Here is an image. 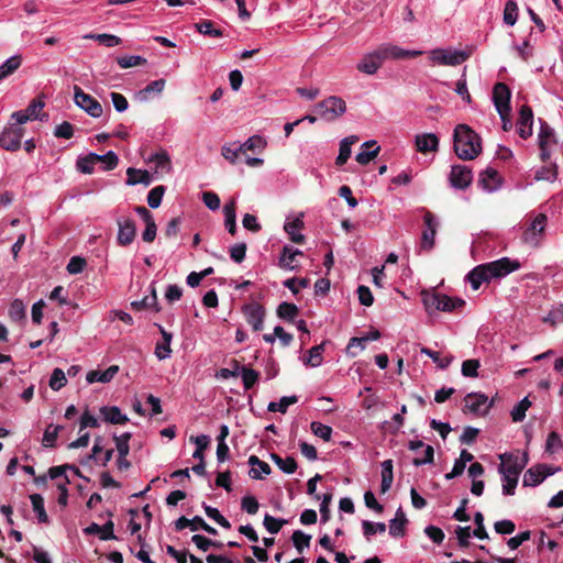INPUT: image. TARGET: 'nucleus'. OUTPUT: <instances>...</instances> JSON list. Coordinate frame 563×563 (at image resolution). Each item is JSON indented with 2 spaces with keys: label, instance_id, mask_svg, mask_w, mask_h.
Wrapping results in <instances>:
<instances>
[{
  "label": "nucleus",
  "instance_id": "f8f14e48",
  "mask_svg": "<svg viewBox=\"0 0 563 563\" xmlns=\"http://www.w3.org/2000/svg\"><path fill=\"white\" fill-rule=\"evenodd\" d=\"M452 187L456 189H466L473 180L472 169L465 165H453L449 176Z\"/></svg>",
  "mask_w": 563,
  "mask_h": 563
},
{
  "label": "nucleus",
  "instance_id": "603ef678",
  "mask_svg": "<svg viewBox=\"0 0 563 563\" xmlns=\"http://www.w3.org/2000/svg\"><path fill=\"white\" fill-rule=\"evenodd\" d=\"M67 383V378H66V374L63 369L60 368H55L53 372H52V375L49 377V387L57 391L59 390L60 388H63Z\"/></svg>",
  "mask_w": 563,
  "mask_h": 563
},
{
  "label": "nucleus",
  "instance_id": "774afa93",
  "mask_svg": "<svg viewBox=\"0 0 563 563\" xmlns=\"http://www.w3.org/2000/svg\"><path fill=\"white\" fill-rule=\"evenodd\" d=\"M563 446V441L558 432L552 431L549 433L547 443H545V451L549 453H554L559 451Z\"/></svg>",
  "mask_w": 563,
  "mask_h": 563
},
{
  "label": "nucleus",
  "instance_id": "bb28decb",
  "mask_svg": "<svg viewBox=\"0 0 563 563\" xmlns=\"http://www.w3.org/2000/svg\"><path fill=\"white\" fill-rule=\"evenodd\" d=\"M379 150L380 147L376 144V141H366L362 144V151L356 155L355 159L358 164L366 165L378 155Z\"/></svg>",
  "mask_w": 563,
  "mask_h": 563
},
{
  "label": "nucleus",
  "instance_id": "bf43d9fd",
  "mask_svg": "<svg viewBox=\"0 0 563 563\" xmlns=\"http://www.w3.org/2000/svg\"><path fill=\"white\" fill-rule=\"evenodd\" d=\"M195 26L203 35H209L212 37H221L223 35L222 31L220 29H216L213 23L209 20L196 23Z\"/></svg>",
  "mask_w": 563,
  "mask_h": 563
},
{
  "label": "nucleus",
  "instance_id": "4be33fe9",
  "mask_svg": "<svg viewBox=\"0 0 563 563\" xmlns=\"http://www.w3.org/2000/svg\"><path fill=\"white\" fill-rule=\"evenodd\" d=\"M485 264L478 265L473 268L467 275L466 279L474 290H477L483 283H488L493 278Z\"/></svg>",
  "mask_w": 563,
  "mask_h": 563
},
{
  "label": "nucleus",
  "instance_id": "680f3d73",
  "mask_svg": "<svg viewBox=\"0 0 563 563\" xmlns=\"http://www.w3.org/2000/svg\"><path fill=\"white\" fill-rule=\"evenodd\" d=\"M364 536L369 539L375 533H383L386 531V525L384 522H372L364 520L362 523Z\"/></svg>",
  "mask_w": 563,
  "mask_h": 563
},
{
  "label": "nucleus",
  "instance_id": "cd10ccee",
  "mask_svg": "<svg viewBox=\"0 0 563 563\" xmlns=\"http://www.w3.org/2000/svg\"><path fill=\"white\" fill-rule=\"evenodd\" d=\"M119 372L118 365H111L106 371H90L87 373L86 379L89 384L93 383H109Z\"/></svg>",
  "mask_w": 563,
  "mask_h": 563
},
{
  "label": "nucleus",
  "instance_id": "052dcab7",
  "mask_svg": "<svg viewBox=\"0 0 563 563\" xmlns=\"http://www.w3.org/2000/svg\"><path fill=\"white\" fill-rule=\"evenodd\" d=\"M85 38H93V40L98 41L100 44H103L108 47H113V46L121 44L120 37L112 35V34H106V33L89 34V35H86Z\"/></svg>",
  "mask_w": 563,
  "mask_h": 563
},
{
  "label": "nucleus",
  "instance_id": "0eeeda50",
  "mask_svg": "<svg viewBox=\"0 0 563 563\" xmlns=\"http://www.w3.org/2000/svg\"><path fill=\"white\" fill-rule=\"evenodd\" d=\"M547 222L548 217L544 213L534 214L523 232V242L531 246H538Z\"/></svg>",
  "mask_w": 563,
  "mask_h": 563
},
{
  "label": "nucleus",
  "instance_id": "423d86ee",
  "mask_svg": "<svg viewBox=\"0 0 563 563\" xmlns=\"http://www.w3.org/2000/svg\"><path fill=\"white\" fill-rule=\"evenodd\" d=\"M429 58L433 64L457 66L465 62L468 55L463 51L435 48L430 52Z\"/></svg>",
  "mask_w": 563,
  "mask_h": 563
},
{
  "label": "nucleus",
  "instance_id": "4c0bfd02",
  "mask_svg": "<svg viewBox=\"0 0 563 563\" xmlns=\"http://www.w3.org/2000/svg\"><path fill=\"white\" fill-rule=\"evenodd\" d=\"M394 473H393V461L385 460L382 463V483H380V492L385 494L388 492L393 485Z\"/></svg>",
  "mask_w": 563,
  "mask_h": 563
},
{
  "label": "nucleus",
  "instance_id": "6e6552de",
  "mask_svg": "<svg viewBox=\"0 0 563 563\" xmlns=\"http://www.w3.org/2000/svg\"><path fill=\"white\" fill-rule=\"evenodd\" d=\"M74 91V101L77 107L85 110L92 118H100L102 115V106L97 99L77 86H75Z\"/></svg>",
  "mask_w": 563,
  "mask_h": 563
},
{
  "label": "nucleus",
  "instance_id": "a19ab883",
  "mask_svg": "<svg viewBox=\"0 0 563 563\" xmlns=\"http://www.w3.org/2000/svg\"><path fill=\"white\" fill-rule=\"evenodd\" d=\"M221 154L231 164H235L240 156L244 154V151L240 143L233 142L224 144L221 148Z\"/></svg>",
  "mask_w": 563,
  "mask_h": 563
},
{
  "label": "nucleus",
  "instance_id": "393cba45",
  "mask_svg": "<svg viewBox=\"0 0 563 563\" xmlns=\"http://www.w3.org/2000/svg\"><path fill=\"white\" fill-rule=\"evenodd\" d=\"M165 79L151 81L146 87L136 92L135 98L140 102L148 101L153 95H161L165 88Z\"/></svg>",
  "mask_w": 563,
  "mask_h": 563
},
{
  "label": "nucleus",
  "instance_id": "aec40b11",
  "mask_svg": "<svg viewBox=\"0 0 563 563\" xmlns=\"http://www.w3.org/2000/svg\"><path fill=\"white\" fill-rule=\"evenodd\" d=\"M533 113L530 107L522 106L519 111V118L517 121V132L523 140L528 139L532 134Z\"/></svg>",
  "mask_w": 563,
  "mask_h": 563
},
{
  "label": "nucleus",
  "instance_id": "8fccbe9b",
  "mask_svg": "<svg viewBox=\"0 0 563 563\" xmlns=\"http://www.w3.org/2000/svg\"><path fill=\"white\" fill-rule=\"evenodd\" d=\"M240 374H241L243 386H244L245 390H250L251 388H253V386L256 384L258 376H260L258 372H256L255 369L245 367V366L241 367Z\"/></svg>",
  "mask_w": 563,
  "mask_h": 563
},
{
  "label": "nucleus",
  "instance_id": "37998d69",
  "mask_svg": "<svg viewBox=\"0 0 563 563\" xmlns=\"http://www.w3.org/2000/svg\"><path fill=\"white\" fill-rule=\"evenodd\" d=\"M98 154L90 153L85 157H80L77 161V169L82 174H91L95 170V166L99 164Z\"/></svg>",
  "mask_w": 563,
  "mask_h": 563
},
{
  "label": "nucleus",
  "instance_id": "6e6d98bb",
  "mask_svg": "<svg viewBox=\"0 0 563 563\" xmlns=\"http://www.w3.org/2000/svg\"><path fill=\"white\" fill-rule=\"evenodd\" d=\"M62 430L60 426L49 424L44 431L42 443L46 448H53L57 440L58 432Z\"/></svg>",
  "mask_w": 563,
  "mask_h": 563
},
{
  "label": "nucleus",
  "instance_id": "4468645a",
  "mask_svg": "<svg viewBox=\"0 0 563 563\" xmlns=\"http://www.w3.org/2000/svg\"><path fill=\"white\" fill-rule=\"evenodd\" d=\"M118 235L117 241L121 246L130 245L136 235L135 222L131 218H119L117 220Z\"/></svg>",
  "mask_w": 563,
  "mask_h": 563
},
{
  "label": "nucleus",
  "instance_id": "6ab92c4d",
  "mask_svg": "<svg viewBox=\"0 0 563 563\" xmlns=\"http://www.w3.org/2000/svg\"><path fill=\"white\" fill-rule=\"evenodd\" d=\"M383 62L384 60L378 49H375L374 52L365 54L363 58L357 63L356 68L358 71L366 75H374L382 67Z\"/></svg>",
  "mask_w": 563,
  "mask_h": 563
},
{
  "label": "nucleus",
  "instance_id": "b1692460",
  "mask_svg": "<svg viewBox=\"0 0 563 563\" xmlns=\"http://www.w3.org/2000/svg\"><path fill=\"white\" fill-rule=\"evenodd\" d=\"M147 163L154 165L155 173H169L172 170V161L168 153L164 150L152 154L147 158Z\"/></svg>",
  "mask_w": 563,
  "mask_h": 563
},
{
  "label": "nucleus",
  "instance_id": "a18cd8bd",
  "mask_svg": "<svg viewBox=\"0 0 563 563\" xmlns=\"http://www.w3.org/2000/svg\"><path fill=\"white\" fill-rule=\"evenodd\" d=\"M33 511L36 514V517L40 522H47L48 517L44 508V498L40 494H33L30 496Z\"/></svg>",
  "mask_w": 563,
  "mask_h": 563
},
{
  "label": "nucleus",
  "instance_id": "72a5a7b5",
  "mask_svg": "<svg viewBox=\"0 0 563 563\" xmlns=\"http://www.w3.org/2000/svg\"><path fill=\"white\" fill-rule=\"evenodd\" d=\"M22 65V56L16 54L5 59L0 65V80L7 79L14 74Z\"/></svg>",
  "mask_w": 563,
  "mask_h": 563
},
{
  "label": "nucleus",
  "instance_id": "c756f323",
  "mask_svg": "<svg viewBox=\"0 0 563 563\" xmlns=\"http://www.w3.org/2000/svg\"><path fill=\"white\" fill-rule=\"evenodd\" d=\"M126 176L128 178L125 183L128 186H135L139 184L148 186L153 181V178L147 170L136 169L133 167L128 168Z\"/></svg>",
  "mask_w": 563,
  "mask_h": 563
},
{
  "label": "nucleus",
  "instance_id": "c85d7f7f",
  "mask_svg": "<svg viewBox=\"0 0 563 563\" xmlns=\"http://www.w3.org/2000/svg\"><path fill=\"white\" fill-rule=\"evenodd\" d=\"M100 413L104 421L112 424H125L129 421V418L117 406H103L100 408Z\"/></svg>",
  "mask_w": 563,
  "mask_h": 563
},
{
  "label": "nucleus",
  "instance_id": "f03ea898",
  "mask_svg": "<svg viewBox=\"0 0 563 563\" xmlns=\"http://www.w3.org/2000/svg\"><path fill=\"white\" fill-rule=\"evenodd\" d=\"M422 302L430 314L437 311L452 312L465 305L463 299L453 298L441 292L423 294Z\"/></svg>",
  "mask_w": 563,
  "mask_h": 563
},
{
  "label": "nucleus",
  "instance_id": "c03bdc74",
  "mask_svg": "<svg viewBox=\"0 0 563 563\" xmlns=\"http://www.w3.org/2000/svg\"><path fill=\"white\" fill-rule=\"evenodd\" d=\"M503 20H504V23L509 26H512L516 24V22L518 20V4L515 0H508L506 2Z\"/></svg>",
  "mask_w": 563,
  "mask_h": 563
},
{
  "label": "nucleus",
  "instance_id": "ea45409f",
  "mask_svg": "<svg viewBox=\"0 0 563 563\" xmlns=\"http://www.w3.org/2000/svg\"><path fill=\"white\" fill-rule=\"evenodd\" d=\"M224 213V225L230 234L234 235L236 232V222H235V201L231 200L225 203L223 207Z\"/></svg>",
  "mask_w": 563,
  "mask_h": 563
},
{
  "label": "nucleus",
  "instance_id": "49530a36",
  "mask_svg": "<svg viewBox=\"0 0 563 563\" xmlns=\"http://www.w3.org/2000/svg\"><path fill=\"white\" fill-rule=\"evenodd\" d=\"M298 401L297 396H287L282 397L279 401H272L268 404V411L271 412H282L285 413L288 409V407L292 404H296Z\"/></svg>",
  "mask_w": 563,
  "mask_h": 563
},
{
  "label": "nucleus",
  "instance_id": "20e7f679",
  "mask_svg": "<svg viewBox=\"0 0 563 563\" xmlns=\"http://www.w3.org/2000/svg\"><path fill=\"white\" fill-rule=\"evenodd\" d=\"M499 460L498 472L500 475L519 477L529 462V456L527 452L521 455L506 452L499 455Z\"/></svg>",
  "mask_w": 563,
  "mask_h": 563
},
{
  "label": "nucleus",
  "instance_id": "69168bd1",
  "mask_svg": "<svg viewBox=\"0 0 563 563\" xmlns=\"http://www.w3.org/2000/svg\"><path fill=\"white\" fill-rule=\"evenodd\" d=\"M145 62L146 59L139 55L122 56L117 59V63L121 68L140 66L143 65Z\"/></svg>",
  "mask_w": 563,
  "mask_h": 563
},
{
  "label": "nucleus",
  "instance_id": "3c124183",
  "mask_svg": "<svg viewBox=\"0 0 563 563\" xmlns=\"http://www.w3.org/2000/svg\"><path fill=\"white\" fill-rule=\"evenodd\" d=\"M298 314V308L290 302H282L277 308V316L280 319L292 321Z\"/></svg>",
  "mask_w": 563,
  "mask_h": 563
},
{
  "label": "nucleus",
  "instance_id": "2f4dec72",
  "mask_svg": "<svg viewBox=\"0 0 563 563\" xmlns=\"http://www.w3.org/2000/svg\"><path fill=\"white\" fill-rule=\"evenodd\" d=\"M479 184L483 189L494 191L499 186V175L496 169L487 168L479 176Z\"/></svg>",
  "mask_w": 563,
  "mask_h": 563
},
{
  "label": "nucleus",
  "instance_id": "f3484780",
  "mask_svg": "<svg viewBox=\"0 0 563 563\" xmlns=\"http://www.w3.org/2000/svg\"><path fill=\"white\" fill-rule=\"evenodd\" d=\"M423 222L426 229L422 231L421 235V249L430 251L434 246V239L439 223L430 211L424 213Z\"/></svg>",
  "mask_w": 563,
  "mask_h": 563
},
{
  "label": "nucleus",
  "instance_id": "7ed1b4c3",
  "mask_svg": "<svg viewBox=\"0 0 563 563\" xmlns=\"http://www.w3.org/2000/svg\"><path fill=\"white\" fill-rule=\"evenodd\" d=\"M345 111L346 103L338 96L328 97L314 106V112H317L321 119L330 122L342 117Z\"/></svg>",
  "mask_w": 563,
  "mask_h": 563
},
{
  "label": "nucleus",
  "instance_id": "e2e57ef3",
  "mask_svg": "<svg viewBox=\"0 0 563 563\" xmlns=\"http://www.w3.org/2000/svg\"><path fill=\"white\" fill-rule=\"evenodd\" d=\"M311 431L314 435L321 438L324 441H330L332 437V428L318 421L311 422Z\"/></svg>",
  "mask_w": 563,
  "mask_h": 563
},
{
  "label": "nucleus",
  "instance_id": "de8ad7c7",
  "mask_svg": "<svg viewBox=\"0 0 563 563\" xmlns=\"http://www.w3.org/2000/svg\"><path fill=\"white\" fill-rule=\"evenodd\" d=\"M531 402L528 397L521 399L511 410V419L515 422H521L526 418V412L530 408Z\"/></svg>",
  "mask_w": 563,
  "mask_h": 563
},
{
  "label": "nucleus",
  "instance_id": "e433bc0d",
  "mask_svg": "<svg viewBox=\"0 0 563 563\" xmlns=\"http://www.w3.org/2000/svg\"><path fill=\"white\" fill-rule=\"evenodd\" d=\"M45 107V102L42 98H35L31 101V103L27 106L24 111L26 112L27 117L31 120H40L45 121L47 119V114L44 112H41L43 108Z\"/></svg>",
  "mask_w": 563,
  "mask_h": 563
},
{
  "label": "nucleus",
  "instance_id": "7c9ffc66",
  "mask_svg": "<svg viewBox=\"0 0 563 563\" xmlns=\"http://www.w3.org/2000/svg\"><path fill=\"white\" fill-rule=\"evenodd\" d=\"M158 328L163 336V342L156 344L155 355L158 360H165L168 358L172 354L170 343L173 340V334L167 332L162 325H158Z\"/></svg>",
  "mask_w": 563,
  "mask_h": 563
},
{
  "label": "nucleus",
  "instance_id": "4d7b16f0",
  "mask_svg": "<svg viewBox=\"0 0 563 563\" xmlns=\"http://www.w3.org/2000/svg\"><path fill=\"white\" fill-rule=\"evenodd\" d=\"M165 187L159 185L150 190L147 195V203L151 208L156 209L161 206Z\"/></svg>",
  "mask_w": 563,
  "mask_h": 563
},
{
  "label": "nucleus",
  "instance_id": "0e129e2a",
  "mask_svg": "<svg viewBox=\"0 0 563 563\" xmlns=\"http://www.w3.org/2000/svg\"><path fill=\"white\" fill-rule=\"evenodd\" d=\"M420 351L422 354L428 355L440 368H446L453 360L452 356L441 358L439 352L432 351L428 347H421Z\"/></svg>",
  "mask_w": 563,
  "mask_h": 563
},
{
  "label": "nucleus",
  "instance_id": "f704fd0d",
  "mask_svg": "<svg viewBox=\"0 0 563 563\" xmlns=\"http://www.w3.org/2000/svg\"><path fill=\"white\" fill-rule=\"evenodd\" d=\"M249 464L252 465L250 476L253 479H261L262 474L269 475L272 472L271 466L266 462L261 461L256 455L249 457Z\"/></svg>",
  "mask_w": 563,
  "mask_h": 563
},
{
  "label": "nucleus",
  "instance_id": "39448f33",
  "mask_svg": "<svg viewBox=\"0 0 563 563\" xmlns=\"http://www.w3.org/2000/svg\"><path fill=\"white\" fill-rule=\"evenodd\" d=\"M493 407V400L481 393H470L464 397L463 412L474 416H485Z\"/></svg>",
  "mask_w": 563,
  "mask_h": 563
},
{
  "label": "nucleus",
  "instance_id": "f257e3e1",
  "mask_svg": "<svg viewBox=\"0 0 563 563\" xmlns=\"http://www.w3.org/2000/svg\"><path fill=\"white\" fill-rule=\"evenodd\" d=\"M454 152L464 161L474 159L482 151L479 135L466 124H459L453 135Z\"/></svg>",
  "mask_w": 563,
  "mask_h": 563
},
{
  "label": "nucleus",
  "instance_id": "dca6fc26",
  "mask_svg": "<svg viewBox=\"0 0 563 563\" xmlns=\"http://www.w3.org/2000/svg\"><path fill=\"white\" fill-rule=\"evenodd\" d=\"M510 90L506 84L498 82L493 89V101L499 114L510 112Z\"/></svg>",
  "mask_w": 563,
  "mask_h": 563
},
{
  "label": "nucleus",
  "instance_id": "79ce46f5",
  "mask_svg": "<svg viewBox=\"0 0 563 563\" xmlns=\"http://www.w3.org/2000/svg\"><path fill=\"white\" fill-rule=\"evenodd\" d=\"M271 459L279 467V470L286 474H292L297 470V462L291 456L283 459L278 454L272 453Z\"/></svg>",
  "mask_w": 563,
  "mask_h": 563
},
{
  "label": "nucleus",
  "instance_id": "2eb2a0df",
  "mask_svg": "<svg viewBox=\"0 0 563 563\" xmlns=\"http://www.w3.org/2000/svg\"><path fill=\"white\" fill-rule=\"evenodd\" d=\"M408 448L417 454L412 461L413 465L421 466L433 463L434 450L431 445L424 444L420 440H416L410 441Z\"/></svg>",
  "mask_w": 563,
  "mask_h": 563
},
{
  "label": "nucleus",
  "instance_id": "a211bd4d",
  "mask_svg": "<svg viewBox=\"0 0 563 563\" xmlns=\"http://www.w3.org/2000/svg\"><path fill=\"white\" fill-rule=\"evenodd\" d=\"M378 52L383 58L385 59H404L409 57H416L422 54L421 51H410L404 49L397 45L393 44H383L378 48Z\"/></svg>",
  "mask_w": 563,
  "mask_h": 563
},
{
  "label": "nucleus",
  "instance_id": "1a4fd4ad",
  "mask_svg": "<svg viewBox=\"0 0 563 563\" xmlns=\"http://www.w3.org/2000/svg\"><path fill=\"white\" fill-rule=\"evenodd\" d=\"M242 312L245 317L246 322L252 327V329L257 332L263 329L264 318H265V309L258 302H250L242 307Z\"/></svg>",
  "mask_w": 563,
  "mask_h": 563
},
{
  "label": "nucleus",
  "instance_id": "473e14b6",
  "mask_svg": "<svg viewBox=\"0 0 563 563\" xmlns=\"http://www.w3.org/2000/svg\"><path fill=\"white\" fill-rule=\"evenodd\" d=\"M358 141V136L350 135L344 137L340 142L339 155L335 159V164L339 166L344 165L351 156V146Z\"/></svg>",
  "mask_w": 563,
  "mask_h": 563
},
{
  "label": "nucleus",
  "instance_id": "864d4df0",
  "mask_svg": "<svg viewBox=\"0 0 563 563\" xmlns=\"http://www.w3.org/2000/svg\"><path fill=\"white\" fill-rule=\"evenodd\" d=\"M9 317L13 321H21L25 318V306L22 300L14 299L9 307Z\"/></svg>",
  "mask_w": 563,
  "mask_h": 563
},
{
  "label": "nucleus",
  "instance_id": "5701e85b",
  "mask_svg": "<svg viewBox=\"0 0 563 563\" xmlns=\"http://www.w3.org/2000/svg\"><path fill=\"white\" fill-rule=\"evenodd\" d=\"M302 252L292 246L286 245L283 249L279 257V266L284 269L294 271L298 267L297 257L301 256Z\"/></svg>",
  "mask_w": 563,
  "mask_h": 563
},
{
  "label": "nucleus",
  "instance_id": "5fc2aeb1",
  "mask_svg": "<svg viewBox=\"0 0 563 563\" xmlns=\"http://www.w3.org/2000/svg\"><path fill=\"white\" fill-rule=\"evenodd\" d=\"M292 543L299 553H302L305 548L310 545L311 536L306 534L301 530L294 531L291 536Z\"/></svg>",
  "mask_w": 563,
  "mask_h": 563
},
{
  "label": "nucleus",
  "instance_id": "412c9836",
  "mask_svg": "<svg viewBox=\"0 0 563 563\" xmlns=\"http://www.w3.org/2000/svg\"><path fill=\"white\" fill-rule=\"evenodd\" d=\"M415 145L420 153L437 152L439 148V139L433 133L417 134Z\"/></svg>",
  "mask_w": 563,
  "mask_h": 563
},
{
  "label": "nucleus",
  "instance_id": "a878e982",
  "mask_svg": "<svg viewBox=\"0 0 563 563\" xmlns=\"http://www.w3.org/2000/svg\"><path fill=\"white\" fill-rule=\"evenodd\" d=\"M303 228L302 214L295 218L291 221H287L284 225V230L289 235L291 242L301 244L305 242V235L300 233Z\"/></svg>",
  "mask_w": 563,
  "mask_h": 563
},
{
  "label": "nucleus",
  "instance_id": "09e8293b",
  "mask_svg": "<svg viewBox=\"0 0 563 563\" xmlns=\"http://www.w3.org/2000/svg\"><path fill=\"white\" fill-rule=\"evenodd\" d=\"M287 523V520L282 518H275L268 514L264 516L263 525L265 529L272 533L276 534L280 531V529Z\"/></svg>",
  "mask_w": 563,
  "mask_h": 563
},
{
  "label": "nucleus",
  "instance_id": "c9c22d12",
  "mask_svg": "<svg viewBox=\"0 0 563 563\" xmlns=\"http://www.w3.org/2000/svg\"><path fill=\"white\" fill-rule=\"evenodd\" d=\"M131 306L134 310H137V311L147 309V308H152L157 312L161 310L158 302H157L156 290L154 287H152V289H151V295L145 296L142 300L132 301Z\"/></svg>",
  "mask_w": 563,
  "mask_h": 563
},
{
  "label": "nucleus",
  "instance_id": "9b49d317",
  "mask_svg": "<svg viewBox=\"0 0 563 563\" xmlns=\"http://www.w3.org/2000/svg\"><path fill=\"white\" fill-rule=\"evenodd\" d=\"M485 265L492 278L505 277L520 267V263L518 261H511L508 257H503L497 261L486 263Z\"/></svg>",
  "mask_w": 563,
  "mask_h": 563
},
{
  "label": "nucleus",
  "instance_id": "ddd939ff",
  "mask_svg": "<svg viewBox=\"0 0 563 563\" xmlns=\"http://www.w3.org/2000/svg\"><path fill=\"white\" fill-rule=\"evenodd\" d=\"M555 473L550 466L545 464H538L526 471L523 475V486L536 487L541 484L548 476Z\"/></svg>",
  "mask_w": 563,
  "mask_h": 563
},
{
  "label": "nucleus",
  "instance_id": "338daca9",
  "mask_svg": "<svg viewBox=\"0 0 563 563\" xmlns=\"http://www.w3.org/2000/svg\"><path fill=\"white\" fill-rule=\"evenodd\" d=\"M479 361L478 360H466L462 363V375L465 377H477L478 376V368H479Z\"/></svg>",
  "mask_w": 563,
  "mask_h": 563
},
{
  "label": "nucleus",
  "instance_id": "58836bf2",
  "mask_svg": "<svg viewBox=\"0 0 563 563\" xmlns=\"http://www.w3.org/2000/svg\"><path fill=\"white\" fill-rule=\"evenodd\" d=\"M241 146L244 153L246 151L261 153L266 148L267 141L262 135L255 134L250 136L244 143H241Z\"/></svg>",
  "mask_w": 563,
  "mask_h": 563
},
{
  "label": "nucleus",
  "instance_id": "9d476101",
  "mask_svg": "<svg viewBox=\"0 0 563 563\" xmlns=\"http://www.w3.org/2000/svg\"><path fill=\"white\" fill-rule=\"evenodd\" d=\"M23 128L10 125L0 134V146L7 151L15 152L21 147Z\"/></svg>",
  "mask_w": 563,
  "mask_h": 563
},
{
  "label": "nucleus",
  "instance_id": "13d9d810",
  "mask_svg": "<svg viewBox=\"0 0 563 563\" xmlns=\"http://www.w3.org/2000/svg\"><path fill=\"white\" fill-rule=\"evenodd\" d=\"M324 344L325 343L322 342L321 344L312 346L309 350V357L307 364H309L312 367H318L321 365L323 361L322 353L324 351Z\"/></svg>",
  "mask_w": 563,
  "mask_h": 563
}]
</instances>
